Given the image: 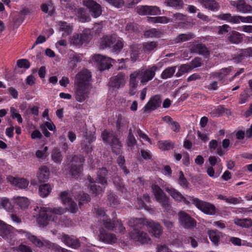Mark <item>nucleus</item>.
Listing matches in <instances>:
<instances>
[{"label":"nucleus","instance_id":"nucleus-1","mask_svg":"<svg viewBox=\"0 0 252 252\" xmlns=\"http://www.w3.org/2000/svg\"><path fill=\"white\" fill-rule=\"evenodd\" d=\"M91 78V73L87 69L82 70L76 75L74 79L75 94V98L78 101L82 102L87 97Z\"/></svg>","mask_w":252,"mask_h":252},{"label":"nucleus","instance_id":"nucleus-2","mask_svg":"<svg viewBox=\"0 0 252 252\" xmlns=\"http://www.w3.org/2000/svg\"><path fill=\"white\" fill-rule=\"evenodd\" d=\"M65 212V210L62 207H40L37 221L40 226H45L49 221L56 220V215H61Z\"/></svg>","mask_w":252,"mask_h":252},{"label":"nucleus","instance_id":"nucleus-3","mask_svg":"<svg viewBox=\"0 0 252 252\" xmlns=\"http://www.w3.org/2000/svg\"><path fill=\"white\" fill-rule=\"evenodd\" d=\"M85 158L81 155H75L68 164L69 165V174L73 177H78L83 171V164Z\"/></svg>","mask_w":252,"mask_h":252},{"label":"nucleus","instance_id":"nucleus-4","mask_svg":"<svg viewBox=\"0 0 252 252\" xmlns=\"http://www.w3.org/2000/svg\"><path fill=\"white\" fill-rule=\"evenodd\" d=\"M152 189L156 200L160 204L164 211L170 210L171 206L169 203V198L160 188L155 185L152 186Z\"/></svg>","mask_w":252,"mask_h":252},{"label":"nucleus","instance_id":"nucleus-5","mask_svg":"<svg viewBox=\"0 0 252 252\" xmlns=\"http://www.w3.org/2000/svg\"><path fill=\"white\" fill-rule=\"evenodd\" d=\"M101 136L104 142L111 144L114 153L116 154L120 153L122 145L119 139L116 136L113 132H108L104 130L102 132Z\"/></svg>","mask_w":252,"mask_h":252},{"label":"nucleus","instance_id":"nucleus-6","mask_svg":"<svg viewBox=\"0 0 252 252\" xmlns=\"http://www.w3.org/2000/svg\"><path fill=\"white\" fill-rule=\"evenodd\" d=\"M157 70L158 67L154 65L149 67L147 69L142 68L136 70L141 84L146 85L149 81L152 80L155 77Z\"/></svg>","mask_w":252,"mask_h":252},{"label":"nucleus","instance_id":"nucleus-7","mask_svg":"<svg viewBox=\"0 0 252 252\" xmlns=\"http://www.w3.org/2000/svg\"><path fill=\"white\" fill-rule=\"evenodd\" d=\"M15 228L1 220L0 223V236L7 241L11 243L16 240Z\"/></svg>","mask_w":252,"mask_h":252},{"label":"nucleus","instance_id":"nucleus-8","mask_svg":"<svg viewBox=\"0 0 252 252\" xmlns=\"http://www.w3.org/2000/svg\"><path fill=\"white\" fill-rule=\"evenodd\" d=\"M191 201L198 209L206 214L214 215L216 213L217 209L212 204L195 198H193Z\"/></svg>","mask_w":252,"mask_h":252},{"label":"nucleus","instance_id":"nucleus-9","mask_svg":"<svg viewBox=\"0 0 252 252\" xmlns=\"http://www.w3.org/2000/svg\"><path fill=\"white\" fill-rule=\"evenodd\" d=\"M126 80L125 74L120 72L117 75L112 77L108 83L109 90L116 91L123 88L126 84Z\"/></svg>","mask_w":252,"mask_h":252},{"label":"nucleus","instance_id":"nucleus-10","mask_svg":"<svg viewBox=\"0 0 252 252\" xmlns=\"http://www.w3.org/2000/svg\"><path fill=\"white\" fill-rule=\"evenodd\" d=\"M92 39V35L89 31H83L81 33H74L70 38V43L76 46H81L89 42Z\"/></svg>","mask_w":252,"mask_h":252},{"label":"nucleus","instance_id":"nucleus-11","mask_svg":"<svg viewBox=\"0 0 252 252\" xmlns=\"http://www.w3.org/2000/svg\"><path fill=\"white\" fill-rule=\"evenodd\" d=\"M178 219L180 224L184 227L191 229L196 226V221L189 214L184 211L178 213Z\"/></svg>","mask_w":252,"mask_h":252},{"label":"nucleus","instance_id":"nucleus-12","mask_svg":"<svg viewBox=\"0 0 252 252\" xmlns=\"http://www.w3.org/2000/svg\"><path fill=\"white\" fill-rule=\"evenodd\" d=\"M83 4L87 7L94 18H97L102 14L101 6L93 0H84Z\"/></svg>","mask_w":252,"mask_h":252},{"label":"nucleus","instance_id":"nucleus-13","mask_svg":"<svg viewBox=\"0 0 252 252\" xmlns=\"http://www.w3.org/2000/svg\"><path fill=\"white\" fill-rule=\"evenodd\" d=\"M131 239L135 241H138L142 244H148L151 240L147 233L136 229L135 227L133 231L130 234Z\"/></svg>","mask_w":252,"mask_h":252},{"label":"nucleus","instance_id":"nucleus-14","mask_svg":"<svg viewBox=\"0 0 252 252\" xmlns=\"http://www.w3.org/2000/svg\"><path fill=\"white\" fill-rule=\"evenodd\" d=\"M94 60L97 63L98 68L100 70L109 69L112 66L113 60L101 55H95Z\"/></svg>","mask_w":252,"mask_h":252},{"label":"nucleus","instance_id":"nucleus-15","mask_svg":"<svg viewBox=\"0 0 252 252\" xmlns=\"http://www.w3.org/2000/svg\"><path fill=\"white\" fill-rule=\"evenodd\" d=\"M88 180L90 183V189L92 193L94 196H97L104 191L105 188L107 185H98L100 184L98 181L95 180L90 176L88 177Z\"/></svg>","mask_w":252,"mask_h":252},{"label":"nucleus","instance_id":"nucleus-16","mask_svg":"<svg viewBox=\"0 0 252 252\" xmlns=\"http://www.w3.org/2000/svg\"><path fill=\"white\" fill-rule=\"evenodd\" d=\"M29 238L28 240L32 242L36 247L40 248L42 250H46L50 249V247L52 245V243L51 242L39 239L36 236L32 234H28Z\"/></svg>","mask_w":252,"mask_h":252},{"label":"nucleus","instance_id":"nucleus-17","mask_svg":"<svg viewBox=\"0 0 252 252\" xmlns=\"http://www.w3.org/2000/svg\"><path fill=\"white\" fill-rule=\"evenodd\" d=\"M161 97L158 95L152 97L143 108L144 113L150 112L157 109L160 105Z\"/></svg>","mask_w":252,"mask_h":252},{"label":"nucleus","instance_id":"nucleus-18","mask_svg":"<svg viewBox=\"0 0 252 252\" xmlns=\"http://www.w3.org/2000/svg\"><path fill=\"white\" fill-rule=\"evenodd\" d=\"M98 239L100 241L107 243L113 244L117 242V238L114 234L107 232L104 228L99 229Z\"/></svg>","mask_w":252,"mask_h":252},{"label":"nucleus","instance_id":"nucleus-19","mask_svg":"<svg viewBox=\"0 0 252 252\" xmlns=\"http://www.w3.org/2000/svg\"><path fill=\"white\" fill-rule=\"evenodd\" d=\"M95 136L93 134H86L84 137V139L81 141V147L82 150L88 154L93 150V146L91 143L95 140Z\"/></svg>","mask_w":252,"mask_h":252},{"label":"nucleus","instance_id":"nucleus-20","mask_svg":"<svg viewBox=\"0 0 252 252\" xmlns=\"http://www.w3.org/2000/svg\"><path fill=\"white\" fill-rule=\"evenodd\" d=\"M230 4L236 8L239 12L246 13L252 12V7L246 3L243 0L237 1H231Z\"/></svg>","mask_w":252,"mask_h":252},{"label":"nucleus","instance_id":"nucleus-21","mask_svg":"<svg viewBox=\"0 0 252 252\" xmlns=\"http://www.w3.org/2000/svg\"><path fill=\"white\" fill-rule=\"evenodd\" d=\"M146 225L150 229V231L155 237L159 238L162 235V228L159 223L150 220L146 221Z\"/></svg>","mask_w":252,"mask_h":252},{"label":"nucleus","instance_id":"nucleus-22","mask_svg":"<svg viewBox=\"0 0 252 252\" xmlns=\"http://www.w3.org/2000/svg\"><path fill=\"white\" fill-rule=\"evenodd\" d=\"M139 75L136 71H134L130 75L129 82V94L130 95H133L136 93V90L138 85Z\"/></svg>","mask_w":252,"mask_h":252},{"label":"nucleus","instance_id":"nucleus-23","mask_svg":"<svg viewBox=\"0 0 252 252\" xmlns=\"http://www.w3.org/2000/svg\"><path fill=\"white\" fill-rule=\"evenodd\" d=\"M7 180L8 182L20 189H25L29 185V181L24 178H17L11 176H8L7 177Z\"/></svg>","mask_w":252,"mask_h":252},{"label":"nucleus","instance_id":"nucleus-24","mask_svg":"<svg viewBox=\"0 0 252 252\" xmlns=\"http://www.w3.org/2000/svg\"><path fill=\"white\" fill-rule=\"evenodd\" d=\"M62 240L65 245L74 249L78 248L80 246L79 240L78 239L65 234L63 235Z\"/></svg>","mask_w":252,"mask_h":252},{"label":"nucleus","instance_id":"nucleus-25","mask_svg":"<svg viewBox=\"0 0 252 252\" xmlns=\"http://www.w3.org/2000/svg\"><path fill=\"white\" fill-rule=\"evenodd\" d=\"M192 52L207 58L210 56V52L205 44L199 43L194 45L191 48Z\"/></svg>","mask_w":252,"mask_h":252},{"label":"nucleus","instance_id":"nucleus-26","mask_svg":"<svg viewBox=\"0 0 252 252\" xmlns=\"http://www.w3.org/2000/svg\"><path fill=\"white\" fill-rule=\"evenodd\" d=\"M60 31L62 32V36L65 37L70 35L73 31L72 26L64 21H59L58 23Z\"/></svg>","mask_w":252,"mask_h":252},{"label":"nucleus","instance_id":"nucleus-27","mask_svg":"<svg viewBox=\"0 0 252 252\" xmlns=\"http://www.w3.org/2000/svg\"><path fill=\"white\" fill-rule=\"evenodd\" d=\"M226 37L228 41L233 44H239L243 40V34L234 31H230Z\"/></svg>","mask_w":252,"mask_h":252},{"label":"nucleus","instance_id":"nucleus-28","mask_svg":"<svg viewBox=\"0 0 252 252\" xmlns=\"http://www.w3.org/2000/svg\"><path fill=\"white\" fill-rule=\"evenodd\" d=\"M115 35H105L100 38L99 41V48L104 49L111 48Z\"/></svg>","mask_w":252,"mask_h":252},{"label":"nucleus","instance_id":"nucleus-29","mask_svg":"<svg viewBox=\"0 0 252 252\" xmlns=\"http://www.w3.org/2000/svg\"><path fill=\"white\" fill-rule=\"evenodd\" d=\"M198 2L205 8L212 11L219 10V4L215 0H198Z\"/></svg>","mask_w":252,"mask_h":252},{"label":"nucleus","instance_id":"nucleus-30","mask_svg":"<svg viewBox=\"0 0 252 252\" xmlns=\"http://www.w3.org/2000/svg\"><path fill=\"white\" fill-rule=\"evenodd\" d=\"M13 200L15 204L22 209L27 208L30 204L29 199L25 197L14 196Z\"/></svg>","mask_w":252,"mask_h":252},{"label":"nucleus","instance_id":"nucleus-31","mask_svg":"<svg viewBox=\"0 0 252 252\" xmlns=\"http://www.w3.org/2000/svg\"><path fill=\"white\" fill-rule=\"evenodd\" d=\"M50 171L47 167L42 166L37 173V177L40 182H45L49 179Z\"/></svg>","mask_w":252,"mask_h":252},{"label":"nucleus","instance_id":"nucleus-32","mask_svg":"<svg viewBox=\"0 0 252 252\" xmlns=\"http://www.w3.org/2000/svg\"><path fill=\"white\" fill-rule=\"evenodd\" d=\"M158 46V42L155 41L145 42L143 43L142 45V50L146 54H150L155 51Z\"/></svg>","mask_w":252,"mask_h":252},{"label":"nucleus","instance_id":"nucleus-33","mask_svg":"<svg viewBox=\"0 0 252 252\" xmlns=\"http://www.w3.org/2000/svg\"><path fill=\"white\" fill-rule=\"evenodd\" d=\"M124 44L123 39L115 35L111 47L112 51L116 53L120 52L124 47Z\"/></svg>","mask_w":252,"mask_h":252},{"label":"nucleus","instance_id":"nucleus-34","mask_svg":"<svg viewBox=\"0 0 252 252\" xmlns=\"http://www.w3.org/2000/svg\"><path fill=\"white\" fill-rule=\"evenodd\" d=\"M135 130V127L134 126L129 128L126 140L127 146L131 149H132L137 144V141L133 135Z\"/></svg>","mask_w":252,"mask_h":252},{"label":"nucleus","instance_id":"nucleus-35","mask_svg":"<svg viewBox=\"0 0 252 252\" xmlns=\"http://www.w3.org/2000/svg\"><path fill=\"white\" fill-rule=\"evenodd\" d=\"M107 174V170L106 168L102 167L99 168L97 172V177L95 180L98 181L100 184L107 185V182L106 180V175Z\"/></svg>","mask_w":252,"mask_h":252},{"label":"nucleus","instance_id":"nucleus-36","mask_svg":"<svg viewBox=\"0 0 252 252\" xmlns=\"http://www.w3.org/2000/svg\"><path fill=\"white\" fill-rule=\"evenodd\" d=\"M165 190L175 200L179 201H186V198L184 196L175 189L167 188Z\"/></svg>","mask_w":252,"mask_h":252},{"label":"nucleus","instance_id":"nucleus-37","mask_svg":"<svg viewBox=\"0 0 252 252\" xmlns=\"http://www.w3.org/2000/svg\"><path fill=\"white\" fill-rule=\"evenodd\" d=\"M158 148L162 150H170L173 149L175 147L174 142L170 140H163L158 142Z\"/></svg>","mask_w":252,"mask_h":252},{"label":"nucleus","instance_id":"nucleus-38","mask_svg":"<svg viewBox=\"0 0 252 252\" xmlns=\"http://www.w3.org/2000/svg\"><path fill=\"white\" fill-rule=\"evenodd\" d=\"M52 188L49 184L41 185L39 187V194L42 197H47L50 193Z\"/></svg>","mask_w":252,"mask_h":252},{"label":"nucleus","instance_id":"nucleus-39","mask_svg":"<svg viewBox=\"0 0 252 252\" xmlns=\"http://www.w3.org/2000/svg\"><path fill=\"white\" fill-rule=\"evenodd\" d=\"M218 18L233 24H238V16H232L230 13L220 14Z\"/></svg>","mask_w":252,"mask_h":252},{"label":"nucleus","instance_id":"nucleus-40","mask_svg":"<svg viewBox=\"0 0 252 252\" xmlns=\"http://www.w3.org/2000/svg\"><path fill=\"white\" fill-rule=\"evenodd\" d=\"M162 32L158 29H152L147 30L144 32V35L145 37H160L162 35Z\"/></svg>","mask_w":252,"mask_h":252},{"label":"nucleus","instance_id":"nucleus-41","mask_svg":"<svg viewBox=\"0 0 252 252\" xmlns=\"http://www.w3.org/2000/svg\"><path fill=\"white\" fill-rule=\"evenodd\" d=\"M176 70V66H171L165 68L161 74V78L166 79L171 77L175 73Z\"/></svg>","mask_w":252,"mask_h":252},{"label":"nucleus","instance_id":"nucleus-42","mask_svg":"<svg viewBox=\"0 0 252 252\" xmlns=\"http://www.w3.org/2000/svg\"><path fill=\"white\" fill-rule=\"evenodd\" d=\"M63 155L60 150L54 149L51 155V159L56 163H61L63 160Z\"/></svg>","mask_w":252,"mask_h":252},{"label":"nucleus","instance_id":"nucleus-43","mask_svg":"<svg viewBox=\"0 0 252 252\" xmlns=\"http://www.w3.org/2000/svg\"><path fill=\"white\" fill-rule=\"evenodd\" d=\"M194 37V34L191 33L180 34L174 39L175 43H180L188 41Z\"/></svg>","mask_w":252,"mask_h":252},{"label":"nucleus","instance_id":"nucleus-44","mask_svg":"<svg viewBox=\"0 0 252 252\" xmlns=\"http://www.w3.org/2000/svg\"><path fill=\"white\" fill-rule=\"evenodd\" d=\"M1 207L7 211H11L13 208V207L11 204L9 199L6 197H3L0 199V207Z\"/></svg>","mask_w":252,"mask_h":252},{"label":"nucleus","instance_id":"nucleus-45","mask_svg":"<svg viewBox=\"0 0 252 252\" xmlns=\"http://www.w3.org/2000/svg\"><path fill=\"white\" fill-rule=\"evenodd\" d=\"M113 183L117 188V189L122 192L126 191V188L125 187L121 179L118 176H115L113 179Z\"/></svg>","mask_w":252,"mask_h":252},{"label":"nucleus","instance_id":"nucleus-46","mask_svg":"<svg viewBox=\"0 0 252 252\" xmlns=\"http://www.w3.org/2000/svg\"><path fill=\"white\" fill-rule=\"evenodd\" d=\"M192 69V67L191 66V65L187 64H182L180 66L179 70L176 73L175 76L177 77H179L183 75L184 73L190 71Z\"/></svg>","mask_w":252,"mask_h":252},{"label":"nucleus","instance_id":"nucleus-47","mask_svg":"<svg viewBox=\"0 0 252 252\" xmlns=\"http://www.w3.org/2000/svg\"><path fill=\"white\" fill-rule=\"evenodd\" d=\"M235 223L244 227H249L252 226V220L251 219H237Z\"/></svg>","mask_w":252,"mask_h":252},{"label":"nucleus","instance_id":"nucleus-48","mask_svg":"<svg viewBox=\"0 0 252 252\" xmlns=\"http://www.w3.org/2000/svg\"><path fill=\"white\" fill-rule=\"evenodd\" d=\"M165 2L168 5L179 9L182 8L184 5L182 0H165Z\"/></svg>","mask_w":252,"mask_h":252},{"label":"nucleus","instance_id":"nucleus-49","mask_svg":"<svg viewBox=\"0 0 252 252\" xmlns=\"http://www.w3.org/2000/svg\"><path fill=\"white\" fill-rule=\"evenodd\" d=\"M81 57L76 54L70 55L69 58V64L73 67L75 68L76 66V63L81 61Z\"/></svg>","mask_w":252,"mask_h":252},{"label":"nucleus","instance_id":"nucleus-50","mask_svg":"<svg viewBox=\"0 0 252 252\" xmlns=\"http://www.w3.org/2000/svg\"><path fill=\"white\" fill-rule=\"evenodd\" d=\"M209 238L215 244H217L220 240L219 232L217 230H209L208 231Z\"/></svg>","mask_w":252,"mask_h":252},{"label":"nucleus","instance_id":"nucleus-51","mask_svg":"<svg viewBox=\"0 0 252 252\" xmlns=\"http://www.w3.org/2000/svg\"><path fill=\"white\" fill-rule=\"evenodd\" d=\"M107 200L112 206H115L119 204V200L117 196L111 191L108 192Z\"/></svg>","mask_w":252,"mask_h":252},{"label":"nucleus","instance_id":"nucleus-52","mask_svg":"<svg viewBox=\"0 0 252 252\" xmlns=\"http://www.w3.org/2000/svg\"><path fill=\"white\" fill-rule=\"evenodd\" d=\"M102 221L104 226L107 229L112 230L114 228L115 221L108 219L107 217L105 218L102 219Z\"/></svg>","mask_w":252,"mask_h":252},{"label":"nucleus","instance_id":"nucleus-53","mask_svg":"<svg viewBox=\"0 0 252 252\" xmlns=\"http://www.w3.org/2000/svg\"><path fill=\"white\" fill-rule=\"evenodd\" d=\"M78 199L80 202L79 203V205H81L82 202L87 203L90 201L91 198L89 195L84 192H80L78 196Z\"/></svg>","mask_w":252,"mask_h":252},{"label":"nucleus","instance_id":"nucleus-54","mask_svg":"<svg viewBox=\"0 0 252 252\" xmlns=\"http://www.w3.org/2000/svg\"><path fill=\"white\" fill-rule=\"evenodd\" d=\"M232 67L229 66L227 68H223L220 70L219 72V80L221 81L231 71Z\"/></svg>","mask_w":252,"mask_h":252},{"label":"nucleus","instance_id":"nucleus-55","mask_svg":"<svg viewBox=\"0 0 252 252\" xmlns=\"http://www.w3.org/2000/svg\"><path fill=\"white\" fill-rule=\"evenodd\" d=\"M11 116L13 119H16L19 123H22L23 119L18 110L14 107L10 108Z\"/></svg>","mask_w":252,"mask_h":252},{"label":"nucleus","instance_id":"nucleus-56","mask_svg":"<svg viewBox=\"0 0 252 252\" xmlns=\"http://www.w3.org/2000/svg\"><path fill=\"white\" fill-rule=\"evenodd\" d=\"M179 184L183 188H187L189 183L184 176L183 172L182 171L179 172V177L178 179Z\"/></svg>","mask_w":252,"mask_h":252},{"label":"nucleus","instance_id":"nucleus-57","mask_svg":"<svg viewBox=\"0 0 252 252\" xmlns=\"http://www.w3.org/2000/svg\"><path fill=\"white\" fill-rule=\"evenodd\" d=\"M30 63L27 59H20L17 62V65L20 68L28 69L30 67Z\"/></svg>","mask_w":252,"mask_h":252},{"label":"nucleus","instance_id":"nucleus-58","mask_svg":"<svg viewBox=\"0 0 252 252\" xmlns=\"http://www.w3.org/2000/svg\"><path fill=\"white\" fill-rule=\"evenodd\" d=\"M231 31V27L227 25H223L219 27L218 33L219 34H223L226 35Z\"/></svg>","mask_w":252,"mask_h":252},{"label":"nucleus","instance_id":"nucleus-59","mask_svg":"<svg viewBox=\"0 0 252 252\" xmlns=\"http://www.w3.org/2000/svg\"><path fill=\"white\" fill-rule=\"evenodd\" d=\"M148 5L140 6L136 8V12L139 15H149V13L148 12Z\"/></svg>","mask_w":252,"mask_h":252},{"label":"nucleus","instance_id":"nucleus-60","mask_svg":"<svg viewBox=\"0 0 252 252\" xmlns=\"http://www.w3.org/2000/svg\"><path fill=\"white\" fill-rule=\"evenodd\" d=\"M60 196L62 202L66 204L72 199L68 195V191H63L60 193Z\"/></svg>","mask_w":252,"mask_h":252},{"label":"nucleus","instance_id":"nucleus-61","mask_svg":"<svg viewBox=\"0 0 252 252\" xmlns=\"http://www.w3.org/2000/svg\"><path fill=\"white\" fill-rule=\"evenodd\" d=\"M14 249L17 252H32L30 247L24 244H21Z\"/></svg>","mask_w":252,"mask_h":252},{"label":"nucleus","instance_id":"nucleus-62","mask_svg":"<svg viewBox=\"0 0 252 252\" xmlns=\"http://www.w3.org/2000/svg\"><path fill=\"white\" fill-rule=\"evenodd\" d=\"M148 10L149 15H157L160 14L159 8L156 6H149Z\"/></svg>","mask_w":252,"mask_h":252},{"label":"nucleus","instance_id":"nucleus-63","mask_svg":"<svg viewBox=\"0 0 252 252\" xmlns=\"http://www.w3.org/2000/svg\"><path fill=\"white\" fill-rule=\"evenodd\" d=\"M244 58H252V47L243 49L240 50Z\"/></svg>","mask_w":252,"mask_h":252},{"label":"nucleus","instance_id":"nucleus-64","mask_svg":"<svg viewBox=\"0 0 252 252\" xmlns=\"http://www.w3.org/2000/svg\"><path fill=\"white\" fill-rule=\"evenodd\" d=\"M66 205L68 206L69 210L73 213H76L78 210V207L76 203L72 199Z\"/></svg>","mask_w":252,"mask_h":252}]
</instances>
